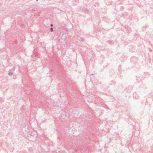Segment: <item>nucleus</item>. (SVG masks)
I'll return each instance as SVG.
<instances>
[{
  "instance_id": "412c9836",
  "label": "nucleus",
  "mask_w": 153,
  "mask_h": 153,
  "mask_svg": "<svg viewBox=\"0 0 153 153\" xmlns=\"http://www.w3.org/2000/svg\"><path fill=\"white\" fill-rule=\"evenodd\" d=\"M118 134L117 132H115L114 134V136L116 135H118Z\"/></svg>"
},
{
  "instance_id": "6e6552de",
  "label": "nucleus",
  "mask_w": 153,
  "mask_h": 153,
  "mask_svg": "<svg viewBox=\"0 0 153 153\" xmlns=\"http://www.w3.org/2000/svg\"><path fill=\"white\" fill-rule=\"evenodd\" d=\"M29 135H30L32 136L36 137V133L35 131H31L30 134Z\"/></svg>"
},
{
  "instance_id": "ddd939ff",
  "label": "nucleus",
  "mask_w": 153,
  "mask_h": 153,
  "mask_svg": "<svg viewBox=\"0 0 153 153\" xmlns=\"http://www.w3.org/2000/svg\"><path fill=\"white\" fill-rule=\"evenodd\" d=\"M108 43L109 44L111 45L114 44L113 42H112V41L109 40L108 41Z\"/></svg>"
},
{
  "instance_id": "6ab92c4d",
  "label": "nucleus",
  "mask_w": 153,
  "mask_h": 153,
  "mask_svg": "<svg viewBox=\"0 0 153 153\" xmlns=\"http://www.w3.org/2000/svg\"><path fill=\"white\" fill-rule=\"evenodd\" d=\"M50 31L51 32H53V27H51L50 28Z\"/></svg>"
},
{
  "instance_id": "aec40b11",
  "label": "nucleus",
  "mask_w": 153,
  "mask_h": 153,
  "mask_svg": "<svg viewBox=\"0 0 153 153\" xmlns=\"http://www.w3.org/2000/svg\"><path fill=\"white\" fill-rule=\"evenodd\" d=\"M81 41H82V42H83L84 41L85 39H84V38H81Z\"/></svg>"
},
{
  "instance_id": "9b49d317",
  "label": "nucleus",
  "mask_w": 153,
  "mask_h": 153,
  "mask_svg": "<svg viewBox=\"0 0 153 153\" xmlns=\"http://www.w3.org/2000/svg\"><path fill=\"white\" fill-rule=\"evenodd\" d=\"M83 11L85 13H87L88 11V10L86 8L84 7L83 8Z\"/></svg>"
},
{
  "instance_id": "393cba45",
  "label": "nucleus",
  "mask_w": 153,
  "mask_h": 153,
  "mask_svg": "<svg viewBox=\"0 0 153 153\" xmlns=\"http://www.w3.org/2000/svg\"><path fill=\"white\" fill-rule=\"evenodd\" d=\"M121 16H122L123 17H125L124 16L123 14H122V15Z\"/></svg>"
},
{
  "instance_id": "cd10ccee",
  "label": "nucleus",
  "mask_w": 153,
  "mask_h": 153,
  "mask_svg": "<svg viewBox=\"0 0 153 153\" xmlns=\"http://www.w3.org/2000/svg\"><path fill=\"white\" fill-rule=\"evenodd\" d=\"M7 128V127H6V128H3L4 129H5V130H6V128Z\"/></svg>"
},
{
  "instance_id": "2eb2a0df",
  "label": "nucleus",
  "mask_w": 153,
  "mask_h": 153,
  "mask_svg": "<svg viewBox=\"0 0 153 153\" xmlns=\"http://www.w3.org/2000/svg\"><path fill=\"white\" fill-rule=\"evenodd\" d=\"M115 83V81H111V82L110 84V85H113V84H114Z\"/></svg>"
},
{
  "instance_id": "bb28decb",
  "label": "nucleus",
  "mask_w": 153,
  "mask_h": 153,
  "mask_svg": "<svg viewBox=\"0 0 153 153\" xmlns=\"http://www.w3.org/2000/svg\"><path fill=\"white\" fill-rule=\"evenodd\" d=\"M51 27H52L53 26V25L51 24L50 25Z\"/></svg>"
},
{
  "instance_id": "f03ea898",
  "label": "nucleus",
  "mask_w": 153,
  "mask_h": 153,
  "mask_svg": "<svg viewBox=\"0 0 153 153\" xmlns=\"http://www.w3.org/2000/svg\"><path fill=\"white\" fill-rule=\"evenodd\" d=\"M27 138L29 140L33 141L36 139V137L29 135L27 136Z\"/></svg>"
},
{
  "instance_id": "dca6fc26",
  "label": "nucleus",
  "mask_w": 153,
  "mask_h": 153,
  "mask_svg": "<svg viewBox=\"0 0 153 153\" xmlns=\"http://www.w3.org/2000/svg\"><path fill=\"white\" fill-rule=\"evenodd\" d=\"M16 68V66H14L12 69H10V70H11V71H12L13 72V71Z\"/></svg>"
},
{
  "instance_id": "1a4fd4ad",
  "label": "nucleus",
  "mask_w": 153,
  "mask_h": 153,
  "mask_svg": "<svg viewBox=\"0 0 153 153\" xmlns=\"http://www.w3.org/2000/svg\"><path fill=\"white\" fill-rule=\"evenodd\" d=\"M13 74V72L11 71L10 70H9L8 72V74L10 76H11Z\"/></svg>"
},
{
  "instance_id": "a211bd4d",
  "label": "nucleus",
  "mask_w": 153,
  "mask_h": 153,
  "mask_svg": "<svg viewBox=\"0 0 153 153\" xmlns=\"http://www.w3.org/2000/svg\"><path fill=\"white\" fill-rule=\"evenodd\" d=\"M145 27L147 28V27H148V26H147L146 25L145 27H143V31H145L146 30L145 29Z\"/></svg>"
},
{
  "instance_id": "2f4dec72",
  "label": "nucleus",
  "mask_w": 153,
  "mask_h": 153,
  "mask_svg": "<svg viewBox=\"0 0 153 153\" xmlns=\"http://www.w3.org/2000/svg\"><path fill=\"white\" fill-rule=\"evenodd\" d=\"M78 0H75L76 1H78Z\"/></svg>"
},
{
  "instance_id": "473e14b6",
  "label": "nucleus",
  "mask_w": 153,
  "mask_h": 153,
  "mask_svg": "<svg viewBox=\"0 0 153 153\" xmlns=\"http://www.w3.org/2000/svg\"><path fill=\"white\" fill-rule=\"evenodd\" d=\"M106 106L107 107H108V106H107V105H106Z\"/></svg>"
},
{
  "instance_id": "5701e85b",
  "label": "nucleus",
  "mask_w": 153,
  "mask_h": 153,
  "mask_svg": "<svg viewBox=\"0 0 153 153\" xmlns=\"http://www.w3.org/2000/svg\"><path fill=\"white\" fill-rule=\"evenodd\" d=\"M33 11H36V10L35 9H34V8H33L31 9Z\"/></svg>"
},
{
  "instance_id": "b1692460",
  "label": "nucleus",
  "mask_w": 153,
  "mask_h": 153,
  "mask_svg": "<svg viewBox=\"0 0 153 153\" xmlns=\"http://www.w3.org/2000/svg\"><path fill=\"white\" fill-rule=\"evenodd\" d=\"M96 47V49L98 51V50L100 49V48H99V47Z\"/></svg>"
},
{
  "instance_id": "20e7f679",
  "label": "nucleus",
  "mask_w": 153,
  "mask_h": 153,
  "mask_svg": "<svg viewBox=\"0 0 153 153\" xmlns=\"http://www.w3.org/2000/svg\"><path fill=\"white\" fill-rule=\"evenodd\" d=\"M82 137V135H80L77 136L76 137V139L77 140V143H80L81 142H82V141L83 140L82 138H81Z\"/></svg>"
},
{
  "instance_id": "7ed1b4c3",
  "label": "nucleus",
  "mask_w": 153,
  "mask_h": 153,
  "mask_svg": "<svg viewBox=\"0 0 153 153\" xmlns=\"http://www.w3.org/2000/svg\"><path fill=\"white\" fill-rule=\"evenodd\" d=\"M130 61L131 62L133 63L137 62L138 61L137 57L135 56H132L131 58Z\"/></svg>"
},
{
  "instance_id": "9d476101",
  "label": "nucleus",
  "mask_w": 153,
  "mask_h": 153,
  "mask_svg": "<svg viewBox=\"0 0 153 153\" xmlns=\"http://www.w3.org/2000/svg\"><path fill=\"white\" fill-rule=\"evenodd\" d=\"M13 45L14 46H16L18 44V41L17 40H15L13 42Z\"/></svg>"
},
{
  "instance_id": "72a5a7b5",
  "label": "nucleus",
  "mask_w": 153,
  "mask_h": 153,
  "mask_svg": "<svg viewBox=\"0 0 153 153\" xmlns=\"http://www.w3.org/2000/svg\"><path fill=\"white\" fill-rule=\"evenodd\" d=\"M36 1H38V0H36Z\"/></svg>"
},
{
  "instance_id": "f257e3e1",
  "label": "nucleus",
  "mask_w": 153,
  "mask_h": 153,
  "mask_svg": "<svg viewBox=\"0 0 153 153\" xmlns=\"http://www.w3.org/2000/svg\"><path fill=\"white\" fill-rule=\"evenodd\" d=\"M8 145L6 142L4 140H0V149L3 148L4 149L7 147Z\"/></svg>"
},
{
  "instance_id": "39448f33",
  "label": "nucleus",
  "mask_w": 153,
  "mask_h": 153,
  "mask_svg": "<svg viewBox=\"0 0 153 153\" xmlns=\"http://www.w3.org/2000/svg\"><path fill=\"white\" fill-rule=\"evenodd\" d=\"M136 80L138 83L141 82L142 80L143 79L144 77L143 76H141L140 75V76H138V77L136 76Z\"/></svg>"
},
{
  "instance_id": "4be33fe9",
  "label": "nucleus",
  "mask_w": 153,
  "mask_h": 153,
  "mask_svg": "<svg viewBox=\"0 0 153 153\" xmlns=\"http://www.w3.org/2000/svg\"><path fill=\"white\" fill-rule=\"evenodd\" d=\"M16 78V76L15 75H13V79H15Z\"/></svg>"
},
{
  "instance_id": "7c9ffc66",
  "label": "nucleus",
  "mask_w": 153,
  "mask_h": 153,
  "mask_svg": "<svg viewBox=\"0 0 153 153\" xmlns=\"http://www.w3.org/2000/svg\"><path fill=\"white\" fill-rule=\"evenodd\" d=\"M91 75H94V74H91Z\"/></svg>"
},
{
  "instance_id": "c756f323",
  "label": "nucleus",
  "mask_w": 153,
  "mask_h": 153,
  "mask_svg": "<svg viewBox=\"0 0 153 153\" xmlns=\"http://www.w3.org/2000/svg\"><path fill=\"white\" fill-rule=\"evenodd\" d=\"M91 53H93V51H91Z\"/></svg>"
},
{
  "instance_id": "f8f14e48",
  "label": "nucleus",
  "mask_w": 153,
  "mask_h": 153,
  "mask_svg": "<svg viewBox=\"0 0 153 153\" xmlns=\"http://www.w3.org/2000/svg\"><path fill=\"white\" fill-rule=\"evenodd\" d=\"M99 48H100V49H99L98 50V51H100L101 50H104V48L102 46H99Z\"/></svg>"
},
{
  "instance_id": "f704fd0d",
  "label": "nucleus",
  "mask_w": 153,
  "mask_h": 153,
  "mask_svg": "<svg viewBox=\"0 0 153 153\" xmlns=\"http://www.w3.org/2000/svg\"><path fill=\"white\" fill-rule=\"evenodd\" d=\"M1 136V135H0V137Z\"/></svg>"
},
{
  "instance_id": "c85d7f7f",
  "label": "nucleus",
  "mask_w": 153,
  "mask_h": 153,
  "mask_svg": "<svg viewBox=\"0 0 153 153\" xmlns=\"http://www.w3.org/2000/svg\"><path fill=\"white\" fill-rule=\"evenodd\" d=\"M113 139H115V140H117V138H114V137H113Z\"/></svg>"
},
{
  "instance_id": "423d86ee",
  "label": "nucleus",
  "mask_w": 153,
  "mask_h": 153,
  "mask_svg": "<svg viewBox=\"0 0 153 153\" xmlns=\"http://www.w3.org/2000/svg\"><path fill=\"white\" fill-rule=\"evenodd\" d=\"M127 91L128 93H130L133 89V86L131 85H129L126 88Z\"/></svg>"
},
{
  "instance_id": "4468645a",
  "label": "nucleus",
  "mask_w": 153,
  "mask_h": 153,
  "mask_svg": "<svg viewBox=\"0 0 153 153\" xmlns=\"http://www.w3.org/2000/svg\"><path fill=\"white\" fill-rule=\"evenodd\" d=\"M4 101V99L2 98H0V103H2Z\"/></svg>"
},
{
  "instance_id": "a878e982",
  "label": "nucleus",
  "mask_w": 153,
  "mask_h": 153,
  "mask_svg": "<svg viewBox=\"0 0 153 153\" xmlns=\"http://www.w3.org/2000/svg\"><path fill=\"white\" fill-rule=\"evenodd\" d=\"M149 49L150 52H151L152 51V50L151 49L149 48Z\"/></svg>"
},
{
  "instance_id": "0eeeda50",
  "label": "nucleus",
  "mask_w": 153,
  "mask_h": 153,
  "mask_svg": "<svg viewBox=\"0 0 153 153\" xmlns=\"http://www.w3.org/2000/svg\"><path fill=\"white\" fill-rule=\"evenodd\" d=\"M133 97L136 99H138L139 97L136 92H134L133 94Z\"/></svg>"
},
{
  "instance_id": "f3484780",
  "label": "nucleus",
  "mask_w": 153,
  "mask_h": 153,
  "mask_svg": "<svg viewBox=\"0 0 153 153\" xmlns=\"http://www.w3.org/2000/svg\"><path fill=\"white\" fill-rule=\"evenodd\" d=\"M95 7H99V4L98 3H96L94 5Z\"/></svg>"
}]
</instances>
